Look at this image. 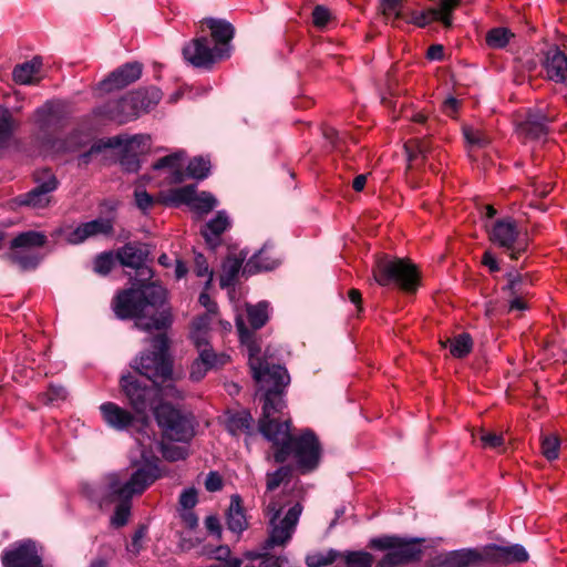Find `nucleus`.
<instances>
[{
  "instance_id": "9b49d317",
  "label": "nucleus",
  "mask_w": 567,
  "mask_h": 567,
  "mask_svg": "<svg viewBox=\"0 0 567 567\" xmlns=\"http://www.w3.org/2000/svg\"><path fill=\"white\" fill-rule=\"evenodd\" d=\"M34 182L37 184L34 188L14 199L17 205L34 209L49 206L51 203V194L59 185L55 175L49 169H43L34 175Z\"/></svg>"
},
{
  "instance_id": "5701e85b",
  "label": "nucleus",
  "mask_w": 567,
  "mask_h": 567,
  "mask_svg": "<svg viewBox=\"0 0 567 567\" xmlns=\"http://www.w3.org/2000/svg\"><path fill=\"white\" fill-rule=\"evenodd\" d=\"M461 0H440L437 8H430L417 14L415 25L424 28L433 21H441L444 27L452 25V12L457 8Z\"/></svg>"
},
{
  "instance_id": "72a5a7b5",
  "label": "nucleus",
  "mask_w": 567,
  "mask_h": 567,
  "mask_svg": "<svg viewBox=\"0 0 567 567\" xmlns=\"http://www.w3.org/2000/svg\"><path fill=\"white\" fill-rule=\"evenodd\" d=\"M227 526L231 532L241 533L247 527L246 517L238 496L231 498L227 512Z\"/></svg>"
},
{
  "instance_id": "4468645a",
  "label": "nucleus",
  "mask_w": 567,
  "mask_h": 567,
  "mask_svg": "<svg viewBox=\"0 0 567 567\" xmlns=\"http://www.w3.org/2000/svg\"><path fill=\"white\" fill-rule=\"evenodd\" d=\"M120 385L133 410L137 414L145 413L151 405L155 389L142 385L133 375H123Z\"/></svg>"
},
{
  "instance_id": "e433bc0d",
  "label": "nucleus",
  "mask_w": 567,
  "mask_h": 567,
  "mask_svg": "<svg viewBox=\"0 0 567 567\" xmlns=\"http://www.w3.org/2000/svg\"><path fill=\"white\" fill-rule=\"evenodd\" d=\"M7 258L23 270L35 268L41 259L39 254L23 249H11Z\"/></svg>"
},
{
  "instance_id": "0eeeda50",
  "label": "nucleus",
  "mask_w": 567,
  "mask_h": 567,
  "mask_svg": "<svg viewBox=\"0 0 567 567\" xmlns=\"http://www.w3.org/2000/svg\"><path fill=\"white\" fill-rule=\"evenodd\" d=\"M152 344L154 351L136 359L134 369L152 381L154 385H161L172 381V364L165 354L168 348L167 338L164 334H158L153 338Z\"/></svg>"
},
{
  "instance_id": "a211bd4d",
  "label": "nucleus",
  "mask_w": 567,
  "mask_h": 567,
  "mask_svg": "<svg viewBox=\"0 0 567 567\" xmlns=\"http://www.w3.org/2000/svg\"><path fill=\"white\" fill-rule=\"evenodd\" d=\"M485 561L496 564H520L528 560L527 550L522 545L498 546L488 545L483 548Z\"/></svg>"
},
{
  "instance_id": "f257e3e1",
  "label": "nucleus",
  "mask_w": 567,
  "mask_h": 567,
  "mask_svg": "<svg viewBox=\"0 0 567 567\" xmlns=\"http://www.w3.org/2000/svg\"><path fill=\"white\" fill-rule=\"evenodd\" d=\"M237 330L243 344L248 348L249 367L252 378L266 390L262 405V416L259 420V431L268 440L281 442L287 439V426L277 424V431L272 430L274 420L279 419L285 402L281 398L282 388L289 383L287 370L279 364H269L258 354L260 348L252 340V333L245 327L241 319H237Z\"/></svg>"
},
{
  "instance_id": "a878e982",
  "label": "nucleus",
  "mask_w": 567,
  "mask_h": 567,
  "mask_svg": "<svg viewBox=\"0 0 567 567\" xmlns=\"http://www.w3.org/2000/svg\"><path fill=\"white\" fill-rule=\"evenodd\" d=\"M210 30V35L215 42L214 47H221L227 51V58L230 55V41L234 37V27L223 19L205 18L200 21Z\"/></svg>"
},
{
  "instance_id": "8fccbe9b",
  "label": "nucleus",
  "mask_w": 567,
  "mask_h": 567,
  "mask_svg": "<svg viewBox=\"0 0 567 567\" xmlns=\"http://www.w3.org/2000/svg\"><path fill=\"white\" fill-rule=\"evenodd\" d=\"M463 134L467 144L478 148L486 147L491 142V138L487 134L472 126H464Z\"/></svg>"
},
{
  "instance_id": "20e7f679",
  "label": "nucleus",
  "mask_w": 567,
  "mask_h": 567,
  "mask_svg": "<svg viewBox=\"0 0 567 567\" xmlns=\"http://www.w3.org/2000/svg\"><path fill=\"white\" fill-rule=\"evenodd\" d=\"M277 424H285L287 426V439L281 442H275L277 451L274 454V458L277 463H284L290 454H293L297 458L298 465L303 471L313 470L320 460V443L317 436L310 432H303L300 436L293 437L290 434V422L289 420H274L272 430L277 431Z\"/></svg>"
},
{
  "instance_id": "864d4df0",
  "label": "nucleus",
  "mask_w": 567,
  "mask_h": 567,
  "mask_svg": "<svg viewBox=\"0 0 567 567\" xmlns=\"http://www.w3.org/2000/svg\"><path fill=\"white\" fill-rule=\"evenodd\" d=\"M267 248L268 246L265 245L257 254H255L252 256V258L249 260V262L247 264V266L245 267L244 271H250V267L251 266H255L257 269H264V270H268V269H271L274 267V262L272 261H268V260H264V255L267 252Z\"/></svg>"
},
{
  "instance_id": "393cba45",
  "label": "nucleus",
  "mask_w": 567,
  "mask_h": 567,
  "mask_svg": "<svg viewBox=\"0 0 567 567\" xmlns=\"http://www.w3.org/2000/svg\"><path fill=\"white\" fill-rule=\"evenodd\" d=\"M103 421L116 431H125L134 423V415L113 402L100 405Z\"/></svg>"
},
{
  "instance_id": "f3484780",
  "label": "nucleus",
  "mask_w": 567,
  "mask_h": 567,
  "mask_svg": "<svg viewBox=\"0 0 567 567\" xmlns=\"http://www.w3.org/2000/svg\"><path fill=\"white\" fill-rule=\"evenodd\" d=\"M148 251L136 243H128L116 251V258L124 267L134 268L143 279H150L152 269L144 266Z\"/></svg>"
},
{
  "instance_id": "338daca9",
  "label": "nucleus",
  "mask_w": 567,
  "mask_h": 567,
  "mask_svg": "<svg viewBox=\"0 0 567 567\" xmlns=\"http://www.w3.org/2000/svg\"><path fill=\"white\" fill-rule=\"evenodd\" d=\"M135 202L140 209L146 210L153 205L152 196L145 190L135 192Z\"/></svg>"
},
{
  "instance_id": "f03ea898",
  "label": "nucleus",
  "mask_w": 567,
  "mask_h": 567,
  "mask_svg": "<svg viewBox=\"0 0 567 567\" xmlns=\"http://www.w3.org/2000/svg\"><path fill=\"white\" fill-rule=\"evenodd\" d=\"M113 309L121 319L134 318L135 326L147 332L168 329L174 318L167 290L155 282L121 291Z\"/></svg>"
},
{
  "instance_id": "cd10ccee",
  "label": "nucleus",
  "mask_w": 567,
  "mask_h": 567,
  "mask_svg": "<svg viewBox=\"0 0 567 567\" xmlns=\"http://www.w3.org/2000/svg\"><path fill=\"white\" fill-rule=\"evenodd\" d=\"M230 226V220L227 214L221 210L218 212L216 217L209 220L202 230V235L205 238L206 243L215 248L220 244V236L224 231H226Z\"/></svg>"
},
{
  "instance_id": "1a4fd4ad",
  "label": "nucleus",
  "mask_w": 567,
  "mask_h": 567,
  "mask_svg": "<svg viewBox=\"0 0 567 567\" xmlns=\"http://www.w3.org/2000/svg\"><path fill=\"white\" fill-rule=\"evenodd\" d=\"M156 422L162 431L163 440L187 442L194 436L190 419L179 410L163 402L154 410Z\"/></svg>"
},
{
  "instance_id": "69168bd1",
  "label": "nucleus",
  "mask_w": 567,
  "mask_h": 567,
  "mask_svg": "<svg viewBox=\"0 0 567 567\" xmlns=\"http://www.w3.org/2000/svg\"><path fill=\"white\" fill-rule=\"evenodd\" d=\"M45 396L48 402L64 400L66 398V390L62 385H50L45 392Z\"/></svg>"
},
{
  "instance_id": "2f4dec72",
  "label": "nucleus",
  "mask_w": 567,
  "mask_h": 567,
  "mask_svg": "<svg viewBox=\"0 0 567 567\" xmlns=\"http://www.w3.org/2000/svg\"><path fill=\"white\" fill-rule=\"evenodd\" d=\"M47 241L44 234L39 231H25L19 234L11 241L10 249H23L32 251L33 248L42 247Z\"/></svg>"
},
{
  "instance_id": "dca6fc26",
  "label": "nucleus",
  "mask_w": 567,
  "mask_h": 567,
  "mask_svg": "<svg viewBox=\"0 0 567 567\" xmlns=\"http://www.w3.org/2000/svg\"><path fill=\"white\" fill-rule=\"evenodd\" d=\"M114 230L113 220L111 218H97L91 221L83 223L76 228L65 234V240L69 244L78 245L89 238L99 235H112Z\"/></svg>"
},
{
  "instance_id": "bf43d9fd",
  "label": "nucleus",
  "mask_w": 567,
  "mask_h": 567,
  "mask_svg": "<svg viewBox=\"0 0 567 567\" xmlns=\"http://www.w3.org/2000/svg\"><path fill=\"white\" fill-rule=\"evenodd\" d=\"M194 271L198 277L207 276V285L210 284L213 279V271L209 270L206 258L202 254H197L194 258Z\"/></svg>"
},
{
  "instance_id": "ea45409f",
  "label": "nucleus",
  "mask_w": 567,
  "mask_h": 567,
  "mask_svg": "<svg viewBox=\"0 0 567 567\" xmlns=\"http://www.w3.org/2000/svg\"><path fill=\"white\" fill-rule=\"evenodd\" d=\"M404 150L409 163H412L417 158L425 161L431 151V145L430 142L425 140H411L404 144Z\"/></svg>"
},
{
  "instance_id": "6e6552de",
  "label": "nucleus",
  "mask_w": 567,
  "mask_h": 567,
  "mask_svg": "<svg viewBox=\"0 0 567 567\" xmlns=\"http://www.w3.org/2000/svg\"><path fill=\"white\" fill-rule=\"evenodd\" d=\"M284 505L274 498L266 506V515L269 517V536L264 544V549L276 546H285L292 537L297 523L302 512L300 503L295 504L282 519H279Z\"/></svg>"
},
{
  "instance_id": "c9c22d12",
  "label": "nucleus",
  "mask_w": 567,
  "mask_h": 567,
  "mask_svg": "<svg viewBox=\"0 0 567 567\" xmlns=\"http://www.w3.org/2000/svg\"><path fill=\"white\" fill-rule=\"evenodd\" d=\"M244 258L229 256L223 264L219 284L221 288H227L234 285L239 270L241 268Z\"/></svg>"
},
{
  "instance_id": "37998d69",
  "label": "nucleus",
  "mask_w": 567,
  "mask_h": 567,
  "mask_svg": "<svg viewBox=\"0 0 567 567\" xmlns=\"http://www.w3.org/2000/svg\"><path fill=\"white\" fill-rule=\"evenodd\" d=\"M184 155L183 152L171 154L159 158L154 165V169H161L164 167H169L174 169L173 173V182L182 183L184 181V173L182 172L179 165H177L181 157Z\"/></svg>"
},
{
  "instance_id": "3c124183",
  "label": "nucleus",
  "mask_w": 567,
  "mask_h": 567,
  "mask_svg": "<svg viewBox=\"0 0 567 567\" xmlns=\"http://www.w3.org/2000/svg\"><path fill=\"white\" fill-rule=\"evenodd\" d=\"M559 446V439L555 435H546L542 440V453L548 461L558 458Z\"/></svg>"
},
{
  "instance_id": "58836bf2",
  "label": "nucleus",
  "mask_w": 567,
  "mask_h": 567,
  "mask_svg": "<svg viewBox=\"0 0 567 567\" xmlns=\"http://www.w3.org/2000/svg\"><path fill=\"white\" fill-rule=\"evenodd\" d=\"M380 12L386 21L392 24L405 17V9L402 0H380Z\"/></svg>"
},
{
  "instance_id": "6e6d98bb",
  "label": "nucleus",
  "mask_w": 567,
  "mask_h": 567,
  "mask_svg": "<svg viewBox=\"0 0 567 567\" xmlns=\"http://www.w3.org/2000/svg\"><path fill=\"white\" fill-rule=\"evenodd\" d=\"M189 337L195 347L198 349V352H200V349L212 348L208 342L209 332L206 330L190 327Z\"/></svg>"
},
{
  "instance_id": "9d476101",
  "label": "nucleus",
  "mask_w": 567,
  "mask_h": 567,
  "mask_svg": "<svg viewBox=\"0 0 567 567\" xmlns=\"http://www.w3.org/2000/svg\"><path fill=\"white\" fill-rule=\"evenodd\" d=\"M182 54L188 64L198 69H210L216 62L227 58V51L221 47H212L206 35L186 43Z\"/></svg>"
},
{
  "instance_id": "c85d7f7f",
  "label": "nucleus",
  "mask_w": 567,
  "mask_h": 567,
  "mask_svg": "<svg viewBox=\"0 0 567 567\" xmlns=\"http://www.w3.org/2000/svg\"><path fill=\"white\" fill-rule=\"evenodd\" d=\"M247 320L251 327V330L245 326L252 334L255 330L262 328L269 319L268 315V303L265 301L258 302L257 305H247L246 307ZM244 320L240 316H237V319ZM245 322V321H243ZM246 324V323H244ZM255 341V338L252 337Z\"/></svg>"
},
{
  "instance_id": "423d86ee",
  "label": "nucleus",
  "mask_w": 567,
  "mask_h": 567,
  "mask_svg": "<svg viewBox=\"0 0 567 567\" xmlns=\"http://www.w3.org/2000/svg\"><path fill=\"white\" fill-rule=\"evenodd\" d=\"M373 278L381 286L395 284L406 292H414L419 286L416 266L403 258H379L373 268Z\"/></svg>"
},
{
  "instance_id": "603ef678",
  "label": "nucleus",
  "mask_w": 567,
  "mask_h": 567,
  "mask_svg": "<svg viewBox=\"0 0 567 567\" xmlns=\"http://www.w3.org/2000/svg\"><path fill=\"white\" fill-rule=\"evenodd\" d=\"M162 455L165 460L174 462L178 460H184L187 455V451L182 446H174L164 441L161 443Z\"/></svg>"
},
{
  "instance_id": "412c9836",
  "label": "nucleus",
  "mask_w": 567,
  "mask_h": 567,
  "mask_svg": "<svg viewBox=\"0 0 567 567\" xmlns=\"http://www.w3.org/2000/svg\"><path fill=\"white\" fill-rule=\"evenodd\" d=\"M483 561V549L464 548L436 557L432 567H472Z\"/></svg>"
},
{
  "instance_id": "4d7b16f0",
  "label": "nucleus",
  "mask_w": 567,
  "mask_h": 567,
  "mask_svg": "<svg viewBox=\"0 0 567 567\" xmlns=\"http://www.w3.org/2000/svg\"><path fill=\"white\" fill-rule=\"evenodd\" d=\"M255 557L260 558L259 567H288V559L284 556L262 554Z\"/></svg>"
},
{
  "instance_id": "4be33fe9",
  "label": "nucleus",
  "mask_w": 567,
  "mask_h": 567,
  "mask_svg": "<svg viewBox=\"0 0 567 567\" xmlns=\"http://www.w3.org/2000/svg\"><path fill=\"white\" fill-rule=\"evenodd\" d=\"M228 361L229 357L225 353H216L212 348L200 349L198 358L190 365L189 378L198 382L210 369L220 368Z\"/></svg>"
},
{
  "instance_id": "774afa93",
  "label": "nucleus",
  "mask_w": 567,
  "mask_h": 567,
  "mask_svg": "<svg viewBox=\"0 0 567 567\" xmlns=\"http://www.w3.org/2000/svg\"><path fill=\"white\" fill-rule=\"evenodd\" d=\"M145 535H146V533H145L144 528L138 529L134 534L132 542L127 547L128 550L135 555L138 554L142 548V540L144 539Z\"/></svg>"
},
{
  "instance_id": "a19ab883",
  "label": "nucleus",
  "mask_w": 567,
  "mask_h": 567,
  "mask_svg": "<svg viewBox=\"0 0 567 567\" xmlns=\"http://www.w3.org/2000/svg\"><path fill=\"white\" fill-rule=\"evenodd\" d=\"M514 38V33L507 28H494L486 33V43L491 49H503Z\"/></svg>"
},
{
  "instance_id": "aec40b11",
  "label": "nucleus",
  "mask_w": 567,
  "mask_h": 567,
  "mask_svg": "<svg viewBox=\"0 0 567 567\" xmlns=\"http://www.w3.org/2000/svg\"><path fill=\"white\" fill-rule=\"evenodd\" d=\"M555 115L545 114L543 110L529 111L525 121L518 124V133L529 140H542L548 133V123Z\"/></svg>"
},
{
  "instance_id": "49530a36",
  "label": "nucleus",
  "mask_w": 567,
  "mask_h": 567,
  "mask_svg": "<svg viewBox=\"0 0 567 567\" xmlns=\"http://www.w3.org/2000/svg\"><path fill=\"white\" fill-rule=\"evenodd\" d=\"M290 477L291 468L289 466H282L272 473H268L266 478L267 493L274 492L281 484H287Z\"/></svg>"
},
{
  "instance_id": "b1692460",
  "label": "nucleus",
  "mask_w": 567,
  "mask_h": 567,
  "mask_svg": "<svg viewBox=\"0 0 567 567\" xmlns=\"http://www.w3.org/2000/svg\"><path fill=\"white\" fill-rule=\"evenodd\" d=\"M543 66L549 80L556 83H567V55L558 47L547 50Z\"/></svg>"
},
{
  "instance_id": "f8f14e48",
  "label": "nucleus",
  "mask_w": 567,
  "mask_h": 567,
  "mask_svg": "<svg viewBox=\"0 0 567 567\" xmlns=\"http://www.w3.org/2000/svg\"><path fill=\"white\" fill-rule=\"evenodd\" d=\"M489 240L508 250L512 259H517L527 248V243L519 237L517 224L512 218H503L495 221Z\"/></svg>"
},
{
  "instance_id": "09e8293b",
  "label": "nucleus",
  "mask_w": 567,
  "mask_h": 567,
  "mask_svg": "<svg viewBox=\"0 0 567 567\" xmlns=\"http://www.w3.org/2000/svg\"><path fill=\"white\" fill-rule=\"evenodd\" d=\"M210 171V162L204 157H195L187 165V175L192 178L204 179Z\"/></svg>"
},
{
  "instance_id": "680f3d73",
  "label": "nucleus",
  "mask_w": 567,
  "mask_h": 567,
  "mask_svg": "<svg viewBox=\"0 0 567 567\" xmlns=\"http://www.w3.org/2000/svg\"><path fill=\"white\" fill-rule=\"evenodd\" d=\"M155 386L158 388V392H161L162 396L164 398H172L177 400L183 399V392L176 389L173 384H171V381H167L164 384Z\"/></svg>"
},
{
  "instance_id": "473e14b6",
  "label": "nucleus",
  "mask_w": 567,
  "mask_h": 567,
  "mask_svg": "<svg viewBox=\"0 0 567 567\" xmlns=\"http://www.w3.org/2000/svg\"><path fill=\"white\" fill-rule=\"evenodd\" d=\"M507 286L506 290L509 296H528L529 288L532 286L530 277L525 274L512 271L507 274Z\"/></svg>"
},
{
  "instance_id": "a18cd8bd",
  "label": "nucleus",
  "mask_w": 567,
  "mask_h": 567,
  "mask_svg": "<svg viewBox=\"0 0 567 567\" xmlns=\"http://www.w3.org/2000/svg\"><path fill=\"white\" fill-rule=\"evenodd\" d=\"M16 128V122L8 109H0V147L11 137Z\"/></svg>"
},
{
  "instance_id": "4c0bfd02",
  "label": "nucleus",
  "mask_w": 567,
  "mask_h": 567,
  "mask_svg": "<svg viewBox=\"0 0 567 567\" xmlns=\"http://www.w3.org/2000/svg\"><path fill=\"white\" fill-rule=\"evenodd\" d=\"M252 416L248 411H239L228 416L227 430L233 434L237 435L240 433H248L251 429Z\"/></svg>"
},
{
  "instance_id": "0e129e2a",
  "label": "nucleus",
  "mask_w": 567,
  "mask_h": 567,
  "mask_svg": "<svg viewBox=\"0 0 567 567\" xmlns=\"http://www.w3.org/2000/svg\"><path fill=\"white\" fill-rule=\"evenodd\" d=\"M205 487L209 492H217L223 487V480L217 472H210L205 480Z\"/></svg>"
},
{
  "instance_id": "c756f323",
  "label": "nucleus",
  "mask_w": 567,
  "mask_h": 567,
  "mask_svg": "<svg viewBox=\"0 0 567 567\" xmlns=\"http://www.w3.org/2000/svg\"><path fill=\"white\" fill-rule=\"evenodd\" d=\"M42 66V61L38 58L22 64L16 65L12 72V76L18 84H31L33 83L35 75L39 73Z\"/></svg>"
},
{
  "instance_id": "bb28decb",
  "label": "nucleus",
  "mask_w": 567,
  "mask_h": 567,
  "mask_svg": "<svg viewBox=\"0 0 567 567\" xmlns=\"http://www.w3.org/2000/svg\"><path fill=\"white\" fill-rule=\"evenodd\" d=\"M33 121L40 131L55 127L62 121V105L54 102L45 103L34 112Z\"/></svg>"
},
{
  "instance_id": "7ed1b4c3",
  "label": "nucleus",
  "mask_w": 567,
  "mask_h": 567,
  "mask_svg": "<svg viewBox=\"0 0 567 567\" xmlns=\"http://www.w3.org/2000/svg\"><path fill=\"white\" fill-rule=\"evenodd\" d=\"M158 468L153 464H144L124 477L122 473H111L105 476V488L110 496L121 501L111 517V524L115 527L124 526L130 517V499L134 495L142 494L158 478Z\"/></svg>"
},
{
  "instance_id": "7c9ffc66",
  "label": "nucleus",
  "mask_w": 567,
  "mask_h": 567,
  "mask_svg": "<svg viewBox=\"0 0 567 567\" xmlns=\"http://www.w3.org/2000/svg\"><path fill=\"white\" fill-rule=\"evenodd\" d=\"M134 103L137 106L138 114L153 109L162 99V92L157 87L138 90L131 93Z\"/></svg>"
},
{
  "instance_id": "79ce46f5",
  "label": "nucleus",
  "mask_w": 567,
  "mask_h": 567,
  "mask_svg": "<svg viewBox=\"0 0 567 567\" xmlns=\"http://www.w3.org/2000/svg\"><path fill=\"white\" fill-rule=\"evenodd\" d=\"M341 553L334 549L312 551L307 555L306 564L308 567H323L332 564Z\"/></svg>"
},
{
  "instance_id": "2eb2a0df",
  "label": "nucleus",
  "mask_w": 567,
  "mask_h": 567,
  "mask_svg": "<svg viewBox=\"0 0 567 567\" xmlns=\"http://www.w3.org/2000/svg\"><path fill=\"white\" fill-rule=\"evenodd\" d=\"M97 115L105 120L114 121L118 124L126 123L136 118L140 114L131 93L120 100L109 101L97 109Z\"/></svg>"
},
{
  "instance_id": "39448f33",
  "label": "nucleus",
  "mask_w": 567,
  "mask_h": 567,
  "mask_svg": "<svg viewBox=\"0 0 567 567\" xmlns=\"http://www.w3.org/2000/svg\"><path fill=\"white\" fill-rule=\"evenodd\" d=\"M422 539L402 538L394 535H384L372 538L370 547L389 550L375 567H401L402 565L416 561L422 556Z\"/></svg>"
},
{
  "instance_id": "13d9d810",
  "label": "nucleus",
  "mask_w": 567,
  "mask_h": 567,
  "mask_svg": "<svg viewBox=\"0 0 567 567\" xmlns=\"http://www.w3.org/2000/svg\"><path fill=\"white\" fill-rule=\"evenodd\" d=\"M331 20V12L324 6H316L312 11V22L317 28H323Z\"/></svg>"
},
{
  "instance_id": "6ab92c4d",
  "label": "nucleus",
  "mask_w": 567,
  "mask_h": 567,
  "mask_svg": "<svg viewBox=\"0 0 567 567\" xmlns=\"http://www.w3.org/2000/svg\"><path fill=\"white\" fill-rule=\"evenodd\" d=\"M142 75V64L131 62L113 71L105 80L100 83V89L104 92L123 89L137 81Z\"/></svg>"
},
{
  "instance_id": "5fc2aeb1",
  "label": "nucleus",
  "mask_w": 567,
  "mask_h": 567,
  "mask_svg": "<svg viewBox=\"0 0 567 567\" xmlns=\"http://www.w3.org/2000/svg\"><path fill=\"white\" fill-rule=\"evenodd\" d=\"M114 265V259L111 252H104L96 257L94 261V271L101 275H107Z\"/></svg>"
},
{
  "instance_id": "052dcab7",
  "label": "nucleus",
  "mask_w": 567,
  "mask_h": 567,
  "mask_svg": "<svg viewBox=\"0 0 567 567\" xmlns=\"http://www.w3.org/2000/svg\"><path fill=\"white\" fill-rule=\"evenodd\" d=\"M197 504V492L195 488L185 489L179 496V505L183 509H192Z\"/></svg>"
},
{
  "instance_id": "de8ad7c7",
  "label": "nucleus",
  "mask_w": 567,
  "mask_h": 567,
  "mask_svg": "<svg viewBox=\"0 0 567 567\" xmlns=\"http://www.w3.org/2000/svg\"><path fill=\"white\" fill-rule=\"evenodd\" d=\"M347 567H371L373 556L368 551H347L341 556Z\"/></svg>"
},
{
  "instance_id": "c03bdc74",
  "label": "nucleus",
  "mask_w": 567,
  "mask_h": 567,
  "mask_svg": "<svg viewBox=\"0 0 567 567\" xmlns=\"http://www.w3.org/2000/svg\"><path fill=\"white\" fill-rule=\"evenodd\" d=\"M474 441H480L483 449H497L504 444L502 434H497L485 429H478L472 434Z\"/></svg>"
},
{
  "instance_id": "ddd939ff",
  "label": "nucleus",
  "mask_w": 567,
  "mask_h": 567,
  "mask_svg": "<svg viewBox=\"0 0 567 567\" xmlns=\"http://www.w3.org/2000/svg\"><path fill=\"white\" fill-rule=\"evenodd\" d=\"M168 200L172 204H186L198 214H208L217 206V199L207 192H196L195 185H186L169 192Z\"/></svg>"
},
{
  "instance_id": "f704fd0d",
  "label": "nucleus",
  "mask_w": 567,
  "mask_h": 567,
  "mask_svg": "<svg viewBox=\"0 0 567 567\" xmlns=\"http://www.w3.org/2000/svg\"><path fill=\"white\" fill-rule=\"evenodd\" d=\"M443 348L450 347V352L455 358L467 355L473 347L472 338L468 333H461L452 339L441 341Z\"/></svg>"
},
{
  "instance_id": "e2e57ef3",
  "label": "nucleus",
  "mask_w": 567,
  "mask_h": 567,
  "mask_svg": "<svg viewBox=\"0 0 567 567\" xmlns=\"http://www.w3.org/2000/svg\"><path fill=\"white\" fill-rule=\"evenodd\" d=\"M217 315L212 313H204L202 316H197L190 327L199 328L202 330H206L207 332L210 331V326L213 320L216 318Z\"/></svg>"
}]
</instances>
